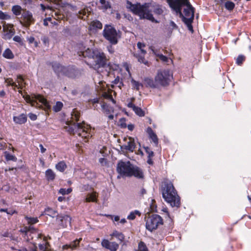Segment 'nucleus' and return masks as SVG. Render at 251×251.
<instances>
[{
	"label": "nucleus",
	"instance_id": "obj_15",
	"mask_svg": "<svg viewBox=\"0 0 251 251\" xmlns=\"http://www.w3.org/2000/svg\"><path fill=\"white\" fill-rule=\"evenodd\" d=\"M3 29L4 31L3 37L5 39H10L15 33V30L12 25H6L5 23H4L3 25Z\"/></svg>",
	"mask_w": 251,
	"mask_h": 251
},
{
	"label": "nucleus",
	"instance_id": "obj_41",
	"mask_svg": "<svg viewBox=\"0 0 251 251\" xmlns=\"http://www.w3.org/2000/svg\"><path fill=\"white\" fill-rule=\"evenodd\" d=\"M5 83H6L7 86H12L13 87H18V85L13 82V79L10 78H6L5 79Z\"/></svg>",
	"mask_w": 251,
	"mask_h": 251
},
{
	"label": "nucleus",
	"instance_id": "obj_25",
	"mask_svg": "<svg viewBox=\"0 0 251 251\" xmlns=\"http://www.w3.org/2000/svg\"><path fill=\"white\" fill-rule=\"evenodd\" d=\"M13 120L16 124H23L26 121V117L24 114H21L18 116L14 117Z\"/></svg>",
	"mask_w": 251,
	"mask_h": 251
},
{
	"label": "nucleus",
	"instance_id": "obj_47",
	"mask_svg": "<svg viewBox=\"0 0 251 251\" xmlns=\"http://www.w3.org/2000/svg\"><path fill=\"white\" fill-rule=\"evenodd\" d=\"M5 158L7 160H12L16 161L17 160V158L15 156L9 153L6 154Z\"/></svg>",
	"mask_w": 251,
	"mask_h": 251
},
{
	"label": "nucleus",
	"instance_id": "obj_10",
	"mask_svg": "<svg viewBox=\"0 0 251 251\" xmlns=\"http://www.w3.org/2000/svg\"><path fill=\"white\" fill-rule=\"evenodd\" d=\"M146 228L150 231H152L157 228L158 226L163 225V219L157 214H152L145 218Z\"/></svg>",
	"mask_w": 251,
	"mask_h": 251
},
{
	"label": "nucleus",
	"instance_id": "obj_33",
	"mask_svg": "<svg viewBox=\"0 0 251 251\" xmlns=\"http://www.w3.org/2000/svg\"><path fill=\"white\" fill-rule=\"evenodd\" d=\"M131 82L132 83V85L133 88L137 90H139L140 89V87H142L143 86V85L142 83H140L139 82L135 80L133 78L131 79Z\"/></svg>",
	"mask_w": 251,
	"mask_h": 251
},
{
	"label": "nucleus",
	"instance_id": "obj_40",
	"mask_svg": "<svg viewBox=\"0 0 251 251\" xmlns=\"http://www.w3.org/2000/svg\"><path fill=\"white\" fill-rule=\"evenodd\" d=\"M133 111L135 113L139 116H144V112L142 110L141 108L138 107H134Z\"/></svg>",
	"mask_w": 251,
	"mask_h": 251
},
{
	"label": "nucleus",
	"instance_id": "obj_20",
	"mask_svg": "<svg viewBox=\"0 0 251 251\" xmlns=\"http://www.w3.org/2000/svg\"><path fill=\"white\" fill-rule=\"evenodd\" d=\"M144 84L146 87H150L151 88H156L159 87L158 84L157 83V82L155 79L154 80H153L152 79L149 77L144 78Z\"/></svg>",
	"mask_w": 251,
	"mask_h": 251
},
{
	"label": "nucleus",
	"instance_id": "obj_36",
	"mask_svg": "<svg viewBox=\"0 0 251 251\" xmlns=\"http://www.w3.org/2000/svg\"><path fill=\"white\" fill-rule=\"evenodd\" d=\"M140 214L141 213L138 210H135L134 211H132L130 213V214L127 216V219L128 220H133L135 218V216L136 215L140 216Z\"/></svg>",
	"mask_w": 251,
	"mask_h": 251
},
{
	"label": "nucleus",
	"instance_id": "obj_48",
	"mask_svg": "<svg viewBox=\"0 0 251 251\" xmlns=\"http://www.w3.org/2000/svg\"><path fill=\"white\" fill-rule=\"evenodd\" d=\"M245 57L243 55H239L237 59H236V63L238 65H241L242 62L245 60Z\"/></svg>",
	"mask_w": 251,
	"mask_h": 251
},
{
	"label": "nucleus",
	"instance_id": "obj_43",
	"mask_svg": "<svg viewBox=\"0 0 251 251\" xmlns=\"http://www.w3.org/2000/svg\"><path fill=\"white\" fill-rule=\"evenodd\" d=\"M63 106V104L61 102H57L55 105L53 107V110L55 112L59 111Z\"/></svg>",
	"mask_w": 251,
	"mask_h": 251
},
{
	"label": "nucleus",
	"instance_id": "obj_8",
	"mask_svg": "<svg viewBox=\"0 0 251 251\" xmlns=\"http://www.w3.org/2000/svg\"><path fill=\"white\" fill-rule=\"evenodd\" d=\"M103 35L111 44L115 45L120 38V32L117 31L113 26L106 25L103 30Z\"/></svg>",
	"mask_w": 251,
	"mask_h": 251
},
{
	"label": "nucleus",
	"instance_id": "obj_42",
	"mask_svg": "<svg viewBox=\"0 0 251 251\" xmlns=\"http://www.w3.org/2000/svg\"><path fill=\"white\" fill-rule=\"evenodd\" d=\"M137 251H148V250L145 244L143 242H140L138 245Z\"/></svg>",
	"mask_w": 251,
	"mask_h": 251
},
{
	"label": "nucleus",
	"instance_id": "obj_23",
	"mask_svg": "<svg viewBox=\"0 0 251 251\" xmlns=\"http://www.w3.org/2000/svg\"><path fill=\"white\" fill-rule=\"evenodd\" d=\"M45 177L48 181H53L56 177V174L52 170L49 169L45 172Z\"/></svg>",
	"mask_w": 251,
	"mask_h": 251
},
{
	"label": "nucleus",
	"instance_id": "obj_1",
	"mask_svg": "<svg viewBox=\"0 0 251 251\" xmlns=\"http://www.w3.org/2000/svg\"><path fill=\"white\" fill-rule=\"evenodd\" d=\"M170 7L179 14L188 29L193 32L192 23L194 18V8L188 0H166Z\"/></svg>",
	"mask_w": 251,
	"mask_h": 251
},
{
	"label": "nucleus",
	"instance_id": "obj_55",
	"mask_svg": "<svg viewBox=\"0 0 251 251\" xmlns=\"http://www.w3.org/2000/svg\"><path fill=\"white\" fill-rule=\"evenodd\" d=\"M40 6L41 7V8L43 10V11H45L46 9H50L51 10V7L50 6H45L44 4H40Z\"/></svg>",
	"mask_w": 251,
	"mask_h": 251
},
{
	"label": "nucleus",
	"instance_id": "obj_44",
	"mask_svg": "<svg viewBox=\"0 0 251 251\" xmlns=\"http://www.w3.org/2000/svg\"><path fill=\"white\" fill-rule=\"evenodd\" d=\"M72 191V190L71 188H68L67 189L61 188L59 191V193L63 195H64L70 193Z\"/></svg>",
	"mask_w": 251,
	"mask_h": 251
},
{
	"label": "nucleus",
	"instance_id": "obj_35",
	"mask_svg": "<svg viewBox=\"0 0 251 251\" xmlns=\"http://www.w3.org/2000/svg\"><path fill=\"white\" fill-rule=\"evenodd\" d=\"M100 2L102 5L101 7L103 9L106 10L111 8L109 2L106 1L105 0H100Z\"/></svg>",
	"mask_w": 251,
	"mask_h": 251
},
{
	"label": "nucleus",
	"instance_id": "obj_46",
	"mask_svg": "<svg viewBox=\"0 0 251 251\" xmlns=\"http://www.w3.org/2000/svg\"><path fill=\"white\" fill-rule=\"evenodd\" d=\"M10 17L7 14L3 13L1 11H0V19L1 20H7L10 19Z\"/></svg>",
	"mask_w": 251,
	"mask_h": 251
},
{
	"label": "nucleus",
	"instance_id": "obj_13",
	"mask_svg": "<svg viewBox=\"0 0 251 251\" xmlns=\"http://www.w3.org/2000/svg\"><path fill=\"white\" fill-rule=\"evenodd\" d=\"M58 71L70 77H75L77 73V71L73 67H64L59 65Z\"/></svg>",
	"mask_w": 251,
	"mask_h": 251
},
{
	"label": "nucleus",
	"instance_id": "obj_63",
	"mask_svg": "<svg viewBox=\"0 0 251 251\" xmlns=\"http://www.w3.org/2000/svg\"><path fill=\"white\" fill-rule=\"evenodd\" d=\"M128 107L130 108H132V109H134V107H136V106L132 103V102H130L128 104Z\"/></svg>",
	"mask_w": 251,
	"mask_h": 251
},
{
	"label": "nucleus",
	"instance_id": "obj_34",
	"mask_svg": "<svg viewBox=\"0 0 251 251\" xmlns=\"http://www.w3.org/2000/svg\"><path fill=\"white\" fill-rule=\"evenodd\" d=\"M12 10L15 15L18 16L21 14L22 8L19 5H14L12 7Z\"/></svg>",
	"mask_w": 251,
	"mask_h": 251
},
{
	"label": "nucleus",
	"instance_id": "obj_54",
	"mask_svg": "<svg viewBox=\"0 0 251 251\" xmlns=\"http://www.w3.org/2000/svg\"><path fill=\"white\" fill-rule=\"evenodd\" d=\"M0 212H6L8 214L12 215L14 213V212H12V211H8L7 209H0Z\"/></svg>",
	"mask_w": 251,
	"mask_h": 251
},
{
	"label": "nucleus",
	"instance_id": "obj_18",
	"mask_svg": "<svg viewBox=\"0 0 251 251\" xmlns=\"http://www.w3.org/2000/svg\"><path fill=\"white\" fill-rule=\"evenodd\" d=\"M81 238L76 239L71 242L69 244H66L62 247L63 250L71 249V251L76 250L79 245Z\"/></svg>",
	"mask_w": 251,
	"mask_h": 251
},
{
	"label": "nucleus",
	"instance_id": "obj_58",
	"mask_svg": "<svg viewBox=\"0 0 251 251\" xmlns=\"http://www.w3.org/2000/svg\"><path fill=\"white\" fill-rule=\"evenodd\" d=\"M27 40H28L29 43L32 44V43H33L35 41V38L32 36H30L29 38H28Z\"/></svg>",
	"mask_w": 251,
	"mask_h": 251
},
{
	"label": "nucleus",
	"instance_id": "obj_12",
	"mask_svg": "<svg viewBox=\"0 0 251 251\" xmlns=\"http://www.w3.org/2000/svg\"><path fill=\"white\" fill-rule=\"evenodd\" d=\"M56 221L59 228H65L71 226V218L67 215H59L56 217Z\"/></svg>",
	"mask_w": 251,
	"mask_h": 251
},
{
	"label": "nucleus",
	"instance_id": "obj_64",
	"mask_svg": "<svg viewBox=\"0 0 251 251\" xmlns=\"http://www.w3.org/2000/svg\"><path fill=\"white\" fill-rule=\"evenodd\" d=\"M127 127L129 130L132 131L134 128V126L133 125H128Z\"/></svg>",
	"mask_w": 251,
	"mask_h": 251
},
{
	"label": "nucleus",
	"instance_id": "obj_30",
	"mask_svg": "<svg viewBox=\"0 0 251 251\" xmlns=\"http://www.w3.org/2000/svg\"><path fill=\"white\" fill-rule=\"evenodd\" d=\"M44 214L51 217H54L56 215V212L50 207H47L45 209Z\"/></svg>",
	"mask_w": 251,
	"mask_h": 251
},
{
	"label": "nucleus",
	"instance_id": "obj_45",
	"mask_svg": "<svg viewBox=\"0 0 251 251\" xmlns=\"http://www.w3.org/2000/svg\"><path fill=\"white\" fill-rule=\"evenodd\" d=\"M102 96L104 98L112 100L114 103L115 102V100H114V99L112 98V95L111 94H110L109 93H107L106 92H104L102 94Z\"/></svg>",
	"mask_w": 251,
	"mask_h": 251
},
{
	"label": "nucleus",
	"instance_id": "obj_51",
	"mask_svg": "<svg viewBox=\"0 0 251 251\" xmlns=\"http://www.w3.org/2000/svg\"><path fill=\"white\" fill-rule=\"evenodd\" d=\"M157 56L160 59L162 60L163 61L166 62L167 61L168 58L166 56L163 55V54H157Z\"/></svg>",
	"mask_w": 251,
	"mask_h": 251
},
{
	"label": "nucleus",
	"instance_id": "obj_17",
	"mask_svg": "<svg viewBox=\"0 0 251 251\" xmlns=\"http://www.w3.org/2000/svg\"><path fill=\"white\" fill-rule=\"evenodd\" d=\"M22 17L26 26H28L33 22V18L31 13L28 11H23L22 13Z\"/></svg>",
	"mask_w": 251,
	"mask_h": 251
},
{
	"label": "nucleus",
	"instance_id": "obj_53",
	"mask_svg": "<svg viewBox=\"0 0 251 251\" xmlns=\"http://www.w3.org/2000/svg\"><path fill=\"white\" fill-rule=\"evenodd\" d=\"M108 216L111 217L112 220L114 221L117 222L120 220V217L119 216H114L113 217L112 215H108Z\"/></svg>",
	"mask_w": 251,
	"mask_h": 251
},
{
	"label": "nucleus",
	"instance_id": "obj_37",
	"mask_svg": "<svg viewBox=\"0 0 251 251\" xmlns=\"http://www.w3.org/2000/svg\"><path fill=\"white\" fill-rule=\"evenodd\" d=\"M102 108L103 112L106 114H108L111 112H113V110L112 108L109 107L105 103H103L102 104Z\"/></svg>",
	"mask_w": 251,
	"mask_h": 251
},
{
	"label": "nucleus",
	"instance_id": "obj_52",
	"mask_svg": "<svg viewBox=\"0 0 251 251\" xmlns=\"http://www.w3.org/2000/svg\"><path fill=\"white\" fill-rule=\"evenodd\" d=\"M28 116H29V118L32 121H35L37 119V116L35 114H33V113H29L28 114Z\"/></svg>",
	"mask_w": 251,
	"mask_h": 251
},
{
	"label": "nucleus",
	"instance_id": "obj_31",
	"mask_svg": "<svg viewBox=\"0 0 251 251\" xmlns=\"http://www.w3.org/2000/svg\"><path fill=\"white\" fill-rule=\"evenodd\" d=\"M111 235L117 238L121 242L123 241L125 239V236H124V234L116 230L114 231L112 233Z\"/></svg>",
	"mask_w": 251,
	"mask_h": 251
},
{
	"label": "nucleus",
	"instance_id": "obj_7",
	"mask_svg": "<svg viewBox=\"0 0 251 251\" xmlns=\"http://www.w3.org/2000/svg\"><path fill=\"white\" fill-rule=\"evenodd\" d=\"M23 98L27 103H30L32 106L43 107L45 109H48L50 106L47 100L40 95L33 94L31 96L28 95H24Z\"/></svg>",
	"mask_w": 251,
	"mask_h": 251
},
{
	"label": "nucleus",
	"instance_id": "obj_56",
	"mask_svg": "<svg viewBox=\"0 0 251 251\" xmlns=\"http://www.w3.org/2000/svg\"><path fill=\"white\" fill-rule=\"evenodd\" d=\"M13 40L17 42L20 43L22 41L21 37L19 36H16L13 38Z\"/></svg>",
	"mask_w": 251,
	"mask_h": 251
},
{
	"label": "nucleus",
	"instance_id": "obj_2",
	"mask_svg": "<svg viewBox=\"0 0 251 251\" xmlns=\"http://www.w3.org/2000/svg\"><path fill=\"white\" fill-rule=\"evenodd\" d=\"M71 115L72 121L70 122V124H66L67 126L65 127L66 130L71 134L76 133L78 136L83 138L85 140L84 142H86L87 139L92 136L90 133L91 131L90 126L84 122L76 124L74 123V121H78L79 118L78 112L74 110Z\"/></svg>",
	"mask_w": 251,
	"mask_h": 251
},
{
	"label": "nucleus",
	"instance_id": "obj_28",
	"mask_svg": "<svg viewBox=\"0 0 251 251\" xmlns=\"http://www.w3.org/2000/svg\"><path fill=\"white\" fill-rule=\"evenodd\" d=\"M17 82L18 83V87H16L17 88L22 89L23 87L26 84L24 81L23 77L21 75H18L17 78Z\"/></svg>",
	"mask_w": 251,
	"mask_h": 251
},
{
	"label": "nucleus",
	"instance_id": "obj_16",
	"mask_svg": "<svg viewBox=\"0 0 251 251\" xmlns=\"http://www.w3.org/2000/svg\"><path fill=\"white\" fill-rule=\"evenodd\" d=\"M102 247L110 250L116 251L119 248V245L116 242H110L107 240H103L101 242Z\"/></svg>",
	"mask_w": 251,
	"mask_h": 251
},
{
	"label": "nucleus",
	"instance_id": "obj_19",
	"mask_svg": "<svg viewBox=\"0 0 251 251\" xmlns=\"http://www.w3.org/2000/svg\"><path fill=\"white\" fill-rule=\"evenodd\" d=\"M135 143L134 139L131 137L128 138V141L127 142V144L123 145L122 148L128 150L131 152H133L135 148Z\"/></svg>",
	"mask_w": 251,
	"mask_h": 251
},
{
	"label": "nucleus",
	"instance_id": "obj_11",
	"mask_svg": "<svg viewBox=\"0 0 251 251\" xmlns=\"http://www.w3.org/2000/svg\"><path fill=\"white\" fill-rule=\"evenodd\" d=\"M48 1L52 2L58 5L61 6L62 8L58 9L57 11H53L52 12V16H55V19L56 20H64L67 16L66 13V8L64 7L65 4H64L62 0H47Z\"/></svg>",
	"mask_w": 251,
	"mask_h": 251
},
{
	"label": "nucleus",
	"instance_id": "obj_4",
	"mask_svg": "<svg viewBox=\"0 0 251 251\" xmlns=\"http://www.w3.org/2000/svg\"><path fill=\"white\" fill-rule=\"evenodd\" d=\"M78 53L79 56L88 57L90 60V65L95 70L103 67L106 64V59L104 54L98 50L87 49L84 51L78 52Z\"/></svg>",
	"mask_w": 251,
	"mask_h": 251
},
{
	"label": "nucleus",
	"instance_id": "obj_5",
	"mask_svg": "<svg viewBox=\"0 0 251 251\" xmlns=\"http://www.w3.org/2000/svg\"><path fill=\"white\" fill-rule=\"evenodd\" d=\"M117 171L121 176H134L138 178L144 177L142 170L137 166L133 165L129 161H119L117 165Z\"/></svg>",
	"mask_w": 251,
	"mask_h": 251
},
{
	"label": "nucleus",
	"instance_id": "obj_50",
	"mask_svg": "<svg viewBox=\"0 0 251 251\" xmlns=\"http://www.w3.org/2000/svg\"><path fill=\"white\" fill-rule=\"evenodd\" d=\"M136 57L137 58L138 61L140 63H143L146 65L148 64V61L146 60L144 57L142 56H137Z\"/></svg>",
	"mask_w": 251,
	"mask_h": 251
},
{
	"label": "nucleus",
	"instance_id": "obj_9",
	"mask_svg": "<svg viewBox=\"0 0 251 251\" xmlns=\"http://www.w3.org/2000/svg\"><path fill=\"white\" fill-rule=\"evenodd\" d=\"M173 75L168 70H160L157 72L155 79L159 86H166L169 85Z\"/></svg>",
	"mask_w": 251,
	"mask_h": 251
},
{
	"label": "nucleus",
	"instance_id": "obj_49",
	"mask_svg": "<svg viewBox=\"0 0 251 251\" xmlns=\"http://www.w3.org/2000/svg\"><path fill=\"white\" fill-rule=\"evenodd\" d=\"M146 152L148 154V157H152L154 155L153 152L149 148V147H146L145 148Z\"/></svg>",
	"mask_w": 251,
	"mask_h": 251
},
{
	"label": "nucleus",
	"instance_id": "obj_29",
	"mask_svg": "<svg viewBox=\"0 0 251 251\" xmlns=\"http://www.w3.org/2000/svg\"><path fill=\"white\" fill-rule=\"evenodd\" d=\"M96 193L88 194L85 199L86 202H95L97 200Z\"/></svg>",
	"mask_w": 251,
	"mask_h": 251
},
{
	"label": "nucleus",
	"instance_id": "obj_24",
	"mask_svg": "<svg viewBox=\"0 0 251 251\" xmlns=\"http://www.w3.org/2000/svg\"><path fill=\"white\" fill-rule=\"evenodd\" d=\"M146 131L148 134L150 138H151L155 144H157L158 143V138L151 128L150 127H148Z\"/></svg>",
	"mask_w": 251,
	"mask_h": 251
},
{
	"label": "nucleus",
	"instance_id": "obj_62",
	"mask_svg": "<svg viewBox=\"0 0 251 251\" xmlns=\"http://www.w3.org/2000/svg\"><path fill=\"white\" fill-rule=\"evenodd\" d=\"M39 147L40 148V150H41V152L42 153H44L46 151V149L45 148H44L43 146L42 145V144H40L39 145Z\"/></svg>",
	"mask_w": 251,
	"mask_h": 251
},
{
	"label": "nucleus",
	"instance_id": "obj_27",
	"mask_svg": "<svg viewBox=\"0 0 251 251\" xmlns=\"http://www.w3.org/2000/svg\"><path fill=\"white\" fill-rule=\"evenodd\" d=\"M55 168L57 170L63 172H64L67 168V165L64 161H60L58 162L55 165Z\"/></svg>",
	"mask_w": 251,
	"mask_h": 251
},
{
	"label": "nucleus",
	"instance_id": "obj_32",
	"mask_svg": "<svg viewBox=\"0 0 251 251\" xmlns=\"http://www.w3.org/2000/svg\"><path fill=\"white\" fill-rule=\"evenodd\" d=\"M3 56L7 59H12L14 57V55L10 49H7L3 52Z\"/></svg>",
	"mask_w": 251,
	"mask_h": 251
},
{
	"label": "nucleus",
	"instance_id": "obj_6",
	"mask_svg": "<svg viewBox=\"0 0 251 251\" xmlns=\"http://www.w3.org/2000/svg\"><path fill=\"white\" fill-rule=\"evenodd\" d=\"M162 196L165 201L172 207L180 206V198L171 182L165 184L162 190Z\"/></svg>",
	"mask_w": 251,
	"mask_h": 251
},
{
	"label": "nucleus",
	"instance_id": "obj_21",
	"mask_svg": "<svg viewBox=\"0 0 251 251\" xmlns=\"http://www.w3.org/2000/svg\"><path fill=\"white\" fill-rule=\"evenodd\" d=\"M90 13V11L89 10V8L85 7L78 12L77 14V16L79 18L85 20L87 18Z\"/></svg>",
	"mask_w": 251,
	"mask_h": 251
},
{
	"label": "nucleus",
	"instance_id": "obj_14",
	"mask_svg": "<svg viewBox=\"0 0 251 251\" xmlns=\"http://www.w3.org/2000/svg\"><path fill=\"white\" fill-rule=\"evenodd\" d=\"M37 239H42L43 243L39 244V248L40 251H51L50 245L48 242H47V237L44 236L41 233H37Z\"/></svg>",
	"mask_w": 251,
	"mask_h": 251
},
{
	"label": "nucleus",
	"instance_id": "obj_39",
	"mask_svg": "<svg viewBox=\"0 0 251 251\" xmlns=\"http://www.w3.org/2000/svg\"><path fill=\"white\" fill-rule=\"evenodd\" d=\"M225 6L226 9H227L228 10H232L235 6L234 3L230 1H227L226 2L225 4Z\"/></svg>",
	"mask_w": 251,
	"mask_h": 251
},
{
	"label": "nucleus",
	"instance_id": "obj_26",
	"mask_svg": "<svg viewBox=\"0 0 251 251\" xmlns=\"http://www.w3.org/2000/svg\"><path fill=\"white\" fill-rule=\"evenodd\" d=\"M151 8H153V12L157 15H161L163 14L164 10L161 6L156 4L155 3H151Z\"/></svg>",
	"mask_w": 251,
	"mask_h": 251
},
{
	"label": "nucleus",
	"instance_id": "obj_60",
	"mask_svg": "<svg viewBox=\"0 0 251 251\" xmlns=\"http://www.w3.org/2000/svg\"><path fill=\"white\" fill-rule=\"evenodd\" d=\"M145 194H146V190L144 188H142L140 191V195L143 196Z\"/></svg>",
	"mask_w": 251,
	"mask_h": 251
},
{
	"label": "nucleus",
	"instance_id": "obj_22",
	"mask_svg": "<svg viewBox=\"0 0 251 251\" xmlns=\"http://www.w3.org/2000/svg\"><path fill=\"white\" fill-rule=\"evenodd\" d=\"M102 25L99 21L94 20L90 23L89 29L91 30L100 29L102 28Z\"/></svg>",
	"mask_w": 251,
	"mask_h": 251
},
{
	"label": "nucleus",
	"instance_id": "obj_3",
	"mask_svg": "<svg viewBox=\"0 0 251 251\" xmlns=\"http://www.w3.org/2000/svg\"><path fill=\"white\" fill-rule=\"evenodd\" d=\"M151 3H145L141 4L139 3L132 4L127 0L126 7L133 14L139 17L140 19H147L152 22L158 23L151 14L150 8Z\"/></svg>",
	"mask_w": 251,
	"mask_h": 251
},
{
	"label": "nucleus",
	"instance_id": "obj_59",
	"mask_svg": "<svg viewBox=\"0 0 251 251\" xmlns=\"http://www.w3.org/2000/svg\"><path fill=\"white\" fill-rule=\"evenodd\" d=\"M42 41L44 43V44L46 45L47 44H49V39L47 37H44L43 39H42Z\"/></svg>",
	"mask_w": 251,
	"mask_h": 251
},
{
	"label": "nucleus",
	"instance_id": "obj_61",
	"mask_svg": "<svg viewBox=\"0 0 251 251\" xmlns=\"http://www.w3.org/2000/svg\"><path fill=\"white\" fill-rule=\"evenodd\" d=\"M137 47L140 50H141L142 48L145 47V45L144 44L139 42L137 44Z\"/></svg>",
	"mask_w": 251,
	"mask_h": 251
},
{
	"label": "nucleus",
	"instance_id": "obj_38",
	"mask_svg": "<svg viewBox=\"0 0 251 251\" xmlns=\"http://www.w3.org/2000/svg\"><path fill=\"white\" fill-rule=\"evenodd\" d=\"M25 218L27 220L28 224L30 225L34 224L38 222L37 218L28 217L27 216H25Z\"/></svg>",
	"mask_w": 251,
	"mask_h": 251
},
{
	"label": "nucleus",
	"instance_id": "obj_57",
	"mask_svg": "<svg viewBox=\"0 0 251 251\" xmlns=\"http://www.w3.org/2000/svg\"><path fill=\"white\" fill-rule=\"evenodd\" d=\"M29 230H30V227H25L23 229H21L20 231L22 232H25V233H26L27 232H28L29 231Z\"/></svg>",
	"mask_w": 251,
	"mask_h": 251
}]
</instances>
